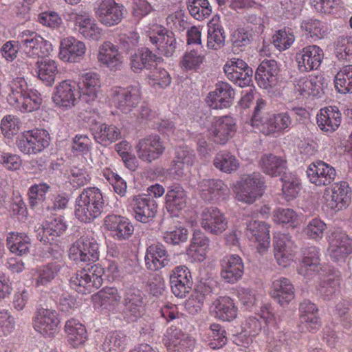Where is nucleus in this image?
Wrapping results in <instances>:
<instances>
[{"label":"nucleus","instance_id":"obj_1","mask_svg":"<svg viewBox=\"0 0 352 352\" xmlns=\"http://www.w3.org/2000/svg\"><path fill=\"white\" fill-rule=\"evenodd\" d=\"M104 205L103 195L98 188H85L76 199L75 217L82 222H91L102 214Z\"/></svg>","mask_w":352,"mask_h":352},{"label":"nucleus","instance_id":"obj_2","mask_svg":"<svg viewBox=\"0 0 352 352\" xmlns=\"http://www.w3.org/2000/svg\"><path fill=\"white\" fill-rule=\"evenodd\" d=\"M235 199L252 204L260 199L265 190L264 177L258 172L243 175L231 184Z\"/></svg>","mask_w":352,"mask_h":352},{"label":"nucleus","instance_id":"obj_3","mask_svg":"<svg viewBox=\"0 0 352 352\" xmlns=\"http://www.w3.org/2000/svg\"><path fill=\"white\" fill-rule=\"evenodd\" d=\"M265 105L263 100L259 99L256 101L254 113L250 120V124L254 129L264 135H269L289 128L292 120L287 113L274 115L263 114L261 110Z\"/></svg>","mask_w":352,"mask_h":352},{"label":"nucleus","instance_id":"obj_4","mask_svg":"<svg viewBox=\"0 0 352 352\" xmlns=\"http://www.w3.org/2000/svg\"><path fill=\"white\" fill-rule=\"evenodd\" d=\"M352 191L346 182H338L325 188L322 197V208L336 212L346 208L351 199Z\"/></svg>","mask_w":352,"mask_h":352},{"label":"nucleus","instance_id":"obj_5","mask_svg":"<svg viewBox=\"0 0 352 352\" xmlns=\"http://www.w3.org/2000/svg\"><path fill=\"white\" fill-rule=\"evenodd\" d=\"M79 89L76 80L66 79L59 82L52 95L55 107L62 111H68L77 106L82 100Z\"/></svg>","mask_w":352,"mask_h":352},{"label":"nucleus","instance_id":"obj_6","mask_svg":"<svg viewBox=\"0 0 352 352\" xmlns=\"http://www.w3.org/2000/svg\"><path fill=\"white\" fill-rule=\"evenodd\" d=\"M104 268L99 264L90 269H82L74 274L69 280L70 286L80 294L90 293L102 284Z\"/></svg>","mask_w":352,"mask_h":352},{"label":"nucleus","instance_id":"obj_7","mask_svg":"<svg viewBox=\"0 0 352 352\" xmlns=\"http://www.w3.org/2000/svg\"><path fill=\"white\" fill-rule=\"evenodd\" d=\"M18 39L23 53L29 58L49 56L53 51L52 44L36 32L24 30L19 34Z\"/></svg>","mask_w":352,"mask_h":352},{"label":"nucleus","instance_id":"obj_8","mask_svg":"<svg viewBox=\"0 0 352 352\" xmlns=\"http://www.w3.org/2000/svg\"><path fill=\"white\" fill-rule=\"evenodd\" d=\"M236 130V122L232 117H215L208 128V136L214 144L225 145L234 136Z\"/></svg>","mask_w":352,"mask_h":352},{"label":"nucleus","instance_id":"obj_9","mask_svg":"<svg viewBox=\"0 0 352 352\" xmlns=\"http://www.w3.org/2000/svg\"><path fill=\"white\" fill-rule=\"evenodd\" d=\"M146 36L158 51L166 56H171L175 51L177 42L175 34L164 26L153 23L145 28Z\"/></svg>","mask_w":352,"mask_h":352},{"label":"nucleus","instance_id":"obj_10","mask_svg":"<svg viewBox=\"0 0 352 352\" xmlns=\"http://www.w3.org/2000/svg\"><path fill=\"white\" fill-rule=\"evenodd\" d=\"M68 256L76 264L95 262L99 258V245L93 238L80 237L72 244Z\"/></svg>","mask_w":352,"mask_h":352},{"label":"nucleus","instance_id":"obj_11","mask_svg":"<svg viewBox=\"0 0 352 352\" xmlns=\"http://www.w3.org/2000/svg\"><path fill=\"white\" fill-rule=\"evenodd\" d=\"M70 19L74 22L75 29L84 38L92 41L102 38V28L88 12L82 10L72 12Z\"/></svg>","mask_w":352,"mask_h":352},{"label":"nucleus","instance_id":"obj_12","mask_svg":"<svg viewBox=\"0 0 352 352\" xmlns=\"http://www.w3.org/2000/svg\"><path fill=\"white\" fill-rule=\"evenodd\" d=\"M96 18L104 25L112 27L121 22L124 6L115 0H97L94 6Z\"/></svg>","mask_w":352,"mask_h":352},{"label":"nucleus","instance_id":"obj_13","mask_svg":"<svg viewBox=\"0 0 352 352\" xmlns=\"http://www.w3.org/2000/svg\"><path fill=\"white\" fill-rule=\"evenodd\" d=\"M327 240V252L333 261H343L352 252V238L339 229L331 232Z\"/></svg>","mask_w":352,"mask_h":352},{"label":"nucleus","instance_id":"obj_14","mask_svg":"<svg viewBox=\"0 0 352 352\" xmlns=\"http://www.w3.org/2000/svg\"><path fill=\"white\" fill-rule=\"evenodd\" d=\"M201 227L208 233L219 235L228 226V220L225 214L217 207L209 206L203 208L199 214Z\"/></svg>","mask_w":352,"mask_h":352},{"label":"nucleus","instance_id":"obj_15","mask_svg":"<svg viewBox=\"0 0 352 352\" xmlns=\"http://www.w3.org/2000/svg\"><path fill=\"white\" fill-rule=\"evenodd\" d=\"M50 136L45 129H34L24 133L17 142L20 151L25 154H36L50 144Z\"/></svg>","mask_w":352,"mask_h":352},{"label":"nucleus","instance_id":"obj_16","mask_svg":"<svg viewBox=\"0 0 352 352\" xmlns=\"http://www.w3.org/2000/svg\"><path fill=\"white\" fill-rule=\"evenodd\" d=\"M135 149L140 160L151 163L164 153L165 146L158 135H148L138 140Z\"/></svg>","mask_w":352,"mask_h":352},{"label":"nucleus","instance_id":"obj_17","mask_svg":"<svg viewBox=\"0 0 352 352\" xmlns=\"http://www.w3.org/2000/svg\"><path fill=\"white\" fill-rule=\"evenodd\" d=\"M197 191L204 201L212 203L226 200L230 194L227 184L218 179L201 180L197 185Z\"/></svg>","mask_w":352,"mask_h":352},{"label":"nucleus","instance_id":"obj_18","mask_svg":"<svg viewBox=\"0 0 352 352\" xmlns=\"http://www.w3.org/2000/svg\"><path fill=\"white\" fill-rule=\"evenodd\" d=\"M140 96L141 91L138 85L126 88L116 87L111 91L112 102L118 109L125 113L131 111L138 104Z\"/></svg>","mask_w":352,"mask_h":352},{"label":"nucleus","instance_id":"obj_19","mask_svg":"<svg viewBox=\"0 0 352 352\" xmlns=\"http://www.w3.org/2000/svg\"><path fill=\"white\" fill-rule=\"evenodd\" d=\"M60 320L57 312L49 309H40L36 311L33 321L36 331L45 338H54L59 331Z\"/></svg>","mask_w":352,"mask_h":352},{"label":"nucleus","instance_id":"obj_20","mask_svg":"<svg viewBox=\"0 0 352 352\" xmlns=\"http://www.w3.org/2000/svg\"><path fill=\"white\" fill-rule=\"evenodd\" d=\"M86 52L87 47L83 41L69 36L60 39L58 57L64 63H76L83 59Z\"/></svg>","mask_w":352,"mask_h":352},{"label":"nucleus","instance_id":"obj_21","mask_svg":"<svg viewBox=\"0 0 352 352\" xmlns=\"http://www.w3.org/2000/svg\"><path fill=\"white\" fill-rule=\"evenodd\" d=\"M324 51L317 45H309L300 50L296 54L298 69L301 72L316 70L324 59Z\"/></svg>","mask_w":352,"mask_h":352},{"label":"nucleus","instance_id":"obj_22","mask_svg":"<svg viewBox=\"0 0 352 352\" xmlns=\"http://www.w3.org/2000/svg\"><path fill=\"white\" fill-rule=\"evenodd\" d=\"M270 228L267 223L258 220H251L246 225L245 234L261 254H265L270 246Z\"/></svg>","mask_w":352,"mask_h":352},{"label":"nucleus","instance_id":"obj_23","mask_svg":"<svg viewBox=\"0 0 352 352\" xmlns=\"http://www.w3.org/2000/svg\"><path fill=\"white\" fill-rule=\"evenodd\" d=\"M82 100L87 104H93L98 98L101 91L102 81L99 74L87 72L80 75L77 81Z\"/></svg>","mask_w":352,"mask_h":352},{"label":"nucleus","instance_id":"obj_24","mask_svg":"<svg viewBox=\"0 0 352 352\" xmlns=\"http://www.w3.org/2000/svg\"><path fill=\"white\" fill-rule=\"evenodd\" d=\"M163 342L168 352H191L195 346L192 337L174 327L167 329Z\"/></svg>","mask_w":352,"mask_h":352},{"label":"nucleus","instance_id":"obj_25","mask_svg":"<svg viewBox=\"0 0 352 352\" xmlns=\"http://www.w3.org/2000/svg\"><path fill=\"white\" fill-rule=\"evenodd\" d=\"M103 226L111 237L118 241L129 239L134 231L133 224L127 218L116 214L105 217Z\"/></svg>","mask_w":352,"mask_h":352},{"label":"nucleus","instance_id":"obj_26","mask_svg":"<svg viewBox=\"0 0 352 352\" xmlns=\"http://www.w3.org/2000/svg\"><path fill=\"white\" fill-rule=\"evenodd\" d=\"M210 239L201 230L194 231L190 243L186 250V260L190 263H202L210 250Z\"/></svg>","mask_w":352,"mask_h":352},{"label":"nucleus","instance_id":"obj_27","mask_svg":"<svg viewBox=\"0 0 352 352\" xmlns=\"http://www.w3.org/2000/svg\"><path fill=\"white\" fill-rule=\"evenodd\" d=\"M97 60L101 66L111 71H117L121 69L124 57L117 45L110 41H104L98 47Z\"/></svg>","mask_w":352,"mask_h":352},{"label":"nucleus","instance_id":"obj_28","mask_svg":"<svg viewBox=\"0 0 352 352\" xmlns=\"http://www.w3.org/2000/svg\"><path fill=\"white\" fill-rule=\"evenodd\" d=\"M209 312L212 317L219 320L231 322L238 316V307L234 300L230 296H219L211 303Z\"/></svg>","mask_w":352,"mask_h":352},{"label":"nucleus","instance_id":"obj_29","mask_svg":"<svg viewBox=\"0 0 352 352\" xmlns=\"http://www.w3.org/2000/svg\"><path fill=\"white\" fill-rule=\"evenodd\" d=\"M278 67L276 60H265L258 67L255 79L259 87L271 91L278 84Z\"/></svg>","mask_w":352,"mask_h":352},{"label":"nucleus","instance_id":"obj_30","mask_svg":"<svg viewBox=\"0 0 352 352\" xmlns=\"http://www.w3.org/2000/svg\"><path fill=\"white\" fill-rule=\"evenodd\" d=\"M173 294L178 298H184L191 290L192 280L189 269L185 265L175 267L170 275Z\"/></svg>","mask_w":352,"mask_h":352},{"label":"nucleus","instance_id":"obj_31","mask_svg":"<svg viewBox=\"0 0 352 352\" xmlns=\"http://www.w3.org/2000/svg\"><path fill=\"white\" fill-rule=\"evenodd\" d=\"M307 175L311 184L317 186H325L335 179L336 171L331 165L319 160L309 166Z\"/></svg>","mask_w":352,"mask_h":352},{"label":"nucleus","instance_id":"obj_32","mask_svg":"<svg viewBox=\"0 0 352 352\" xmlns=\"http://www.w3.org/2000/svg\"><path fill=\"white\" fill-rule=\"evenodd\" d=\"M243 272V262L239 255L229 254L221 259L220 276L225 283H236L241 278Z\"/></svg>","mask_w":352,"mask_h":352},{"label":"nucleus","instance_id":"obj_33","mask_svg":"<svg viewBox=\"0 0 352 352\" xmlns=\"http://www.w3.org/2000/svg\"><path fill=\"white\" fill-rule=\"evenodd\" d=\"M234 97V91L230 85L219 82L216 84L215 89L208 94L206 102L212 109H224L231 105Z\"/></svg>","mask_w":352,"mask_h":352},{"label":"nucleus","instance_id":"obj_34","mask_svg":"<svg viewBox=\"0 0 352 352\" xmlns=\"http://www.w3.org/2000/svg\"><path fill=\"white\" fill-rule=\"evenodd\" d=\"M270 295L280 306L285 307L294 298V287L288 278L279 277L272 281Z\"/></svg>","mask_w":352,"mask_h":352},{"label":"nucleus","instance_id":"obj_35","mask_svg":"<svg viewBox=\"0 0 352 352\" xmlns=\"http://www.w3.org/2000/svg\"><path fill=\"white\" fill-rule=\"evenodd\" d=\"M121 295L116 288L104 287L91 296L96 309L114 310L120 304Z\"/></svg>","mask_w":352,"mask_h":352},{"label":"nucleus","instance_id":"obj_36","mask_svg":"<svg viewBox=\"0 0 352 352\" xmlns=\"http://www.w3.org/2000/svg\"><path fill=\"white\" fill-rule=\"evenodd\" d=\"M317 124L325 133H333L342 122V114L336 107H328L320 110L316 116Z\"/></svg>","mask_w":352,"mask_h":352},{"label":"nucleus","instance_id":"obj_37","mask_svg":"<svg viewBox=\"0 0 352 352\" xmlns=\"http://www.w3.org/2000/svg\"><path fill=\"white\" fill-rule=\"evenodd\" d=\"M131 206L135 218L142 223L148 222L149 219H153L157 211V204L154 199L140 195L133 198Z\"/></svg>","mask_w":352,"mask_h":352},{"label":"nucleus","instance_id":"obj_38","mask_svg":"<svg viewBox=\"0 0 352 352\" xmlns=\"http://www.w3.org/2000/svg\"><path fill=\"white\" fill-rule=\"evenodd\" d=\"M291 240L287 234L276 233L274 236V254L280 266H288L293 258L290 250Z\"/></svg>","mask_w":352,"mask_h":352},{"label":"nucleus","instance_id":"obj_39","mask_svg":"<svg viewBox=\"0 0 352 352\" xmlns=\"http://www.w3.org/2000/svg\"><path fill=\"white\" fill-rule=\"evenodd\" d=\"M322 76L301 77L295 83L294 90L300 96L307 97L318 96L323 89L324 82Z\"/></svg>","mask_w":352,"mask_h":352},{"label":"nucleus","instance_id":"obj_40","mask_svg":"<svg viewBox=\"0 0 352 352\" xmlns=\"http://www.w3.org/2000/svg\"><path fill=\"white\" fill-rule=\"evenodd\" d=\"M146 267L151 271H157L168 263V254L161 243H155L148 246L145 254Z\"/></svg>","mask_w":352,"mask_h":352},{"label":"nucleus","instance_id":"obj_41","mask_svg":"<svg viewBox=\"0 0 352 352\" xmlns=\"http://www.w3.org/2000/svg\"><path fill=\"white\" fill-rule=\"evenodd\" d=\"M64 331L67 342L74 348L80 346L87 340L85 327L76 319L68 320L65 322Z\"/></svg>","mask_w":352,"mask_h":352},{"label":"nucleus","instance_id":"obj_42","mask_svg":"<svg viewBox=\"0 0 352 352\" xmlns=\"http://www.w3.org/2000/svg\"><path fill=\"white\" fill-rule=\"evenodd\" d=\"M67 224L62 217H58L47 222L39 228L37 238L44 243H50L51 240L61 235L67 229Z\"/></svg>","mask_w":352,"mask_h":352},{"label":"nucleus","instance_id":"obj_43","mask_svg":"<svg viewBox=\"0 0 352 352\" xmlns=\"http://www.w3.org/2000/svg\"><path fill=\"white\" fill-rule=\"evenodd\" d=\"M194 160L193 151L186 146L176 148L170 173L177 177H182L184 173L185 168L191 166Z\"/></svg>","mask_w":352,"mask_h":352},{"label":"nucleus","instance_id":"obj_44","mask_svg":"<svg viewBox=\"0 0 352 352\" xmlns=\"http://www.w3.org/2000/svg\"><path fill=\"white\" fill-rule=\"evenodd\" d=\"M58 72V64L54 59L45 56L36 62L37 76L47 86L54 82Z\"/></svg>","mask_w":352,"mask_h":352},{"label":"nucleus","instance_id":"obj_45","mask_svg":"<svg viewBox=\"0 0 352 352\" xmlns=\"http://www.w3.org/2000/svg\"><path fill=\"white\" fill-rule=\"evenodd\" d=\"M41 103V94L36 89L30 88L21 95L15 104L11 105L21 112H32L37 110Z\"/></svg>","mask_w":352,"mask_h":352},{"label":"nucleus","instance_id":"obj_46","mask_svg":"<svg viewBox=\"0 0 352 352\" xmlns=\"http://www.w3.org/2000/svg\"><path fill=\"white\" fill-rule=\"evenodd\" d=\"M124 314L129 321H133L142 312V300L140 291L129 289L124 297Z\"/></svg>","mask_w":352,"mask_h":352},{"label":"nucleus","instance_id":"obj_47","mask_svg":"<svg viewBox=\"0 0 352 352\" xmlns=\"http://www.w3.org/2000/svg\"><path fill=\"white\" fill-rule=\"evenodd\" d=\"M207 46L211 50H218L224 43L225 36L223 29L220 24L219 17L214 16L208 23Z\"/></svg>","mask_w":352,"mask_h":352},{"label":"nucleus","instance_id":"obj_48","mask_svg":"<svg viewBox=\"0 0 352 352\" xmlns=\"http://www.w3.org/2000/svg\"><path fill=\"white\" fill-rule=\"evenodd\" d=\"M213 165L219 171L231 174L238 170L240 162L230 152L222 151L215 155L213 159Z\"/></svg>","mask_w":352,"mask_h":352},{"label":"nucleus","instance_id":"obj_49","mask_svg":"<svg viewBox=\"0 0 352 352\" xmlns=\"http://www.w3.org/2000/svg\"><path fill=\"white\" fill-rule=\"evenodd\" d=\"M319 264V249L316 246L309 247L304 253L298 272L304 276H309L318 270Z\"/></svg>","mask_w":352,"mask_h":352},{"label":"nucleus","instance_id":"obj_50","mask_svg":"<svg viewBox=\"0 0 352 352\" xmlns=\"http://www.w3.org/2000/svg\"><path fill=\"white\" fill-rule=\"evenodd\" d=\"M259 166L263 173L272 177H276L279 175L285 169L286 161L280 157L272 154H265L259 161Z\"/></svg>","mask_w":352,"mask_h":352},{"label":"nucleus","instance_id":"obj_51","mask_svg":"<svg viewBox=\"0 0 352 352\" xmlns=\"http://www.w3.org/2000/svg\"><path fill=\"white\" fill-rule=\"evenodd\" d=\"M156 56L147 48L138 50L131 56V69L138 73L143 69H150L155 61Z\"/></svg>","mask_w":352,"mask_h":352},{"label":"nucleus","instance_id":"obj_52","mask_svg":"<svg viewBox=\"0 0 352 352\" xmlns=\"http://www.w3.org/2000/svg\"><path fill=\"white\" fill-rule=\"evenodd\" d=\"M10 251L18 256L26 255L31 246L30 239L24 233H10L7 237Z\"/></svg>","mask_w":352,"mask_h":352},{"label":"nucleus","instance_id":"obj_53","mask_svg":"<svg viewBox=\"0 0 352 352\" xmlns=\"http://www.w3.org/2000/svg\"><path fill=\"white\" fill-rule=\"evenodd\" d=\"M186 194L180 186L169 189L165 197V206L170 212H175L185 208Z\"/></svg>","mask_w":352,"mask_h":352},{"label":"nucleus","instance_id":"obj_54","mask_svg":"<svg viewBox=\"0 0 352 352\" xmlns=\"http://www.w3.org/2000/svg\"><path fill=\"white\" fill-rule=\"evenodd\" d=\"M60 270V265L58 263H53L32 269L31 274L36 286L45 285L55 278Z\"/></svg>","mask_w":352,"mask_h":352},{"label":"nucleus","instance_id":"obj_55","mask_svg":"<svg viewBox=\"0 0 352 352\" xmlns=\"http://www.w3.org/2000/svg\"><path fill=\"white\" fill-rule=\"evenodd\" d=\"M273 220L276 223L288 224L290 227L297 228L303 222L304 215L291 208H277L273 212Z\"/></svg>","mask_w":352,"mask_h":352},{"label":"nucleus","instance_id":"obj_56","mask_svg":"<svg viewBox=\"0 0 352 352\" xmlns=\"http://www.w3.org/2000/svg\"><path fill=\"white\" fill-rule=\"evenodd\" d=\"M45 6V0H24L23 3L15 6L16 22L19 24L24 23L30 19V10L38 12Z\"/></svg>","mask_w":352,"mask_h":352},{"label":"nucleus","instance_id":"obj_57","mask_svg":"<svg viewBox=\"0 0 352 352\" xmlns=\"http://www.w3.org/2000/svg\"><path fill=\"white\" fill-rule=\"evenodd\" d=\"M96 142L107 145L115 142L121 136L120 129L113 124H100L94 132Z\"/></svg>","mask_w":352,"mask_h":352},{"label":"nucleus","instance_id":"obj_58","mask_svg":"<svg viewBox=\"0 0 352 352\" xmlns=\"http://www.w3.org/2000/svg\"><path fill=\"white\" fill-rule=\"evenodd\" d=\"M301 30L313 40L323 38L329 32L327 25L318 19H309L304 20L300 24Z\"/></svg>","mask_w":352,"mask_h":352},{"label":"nucleus","instance_id":"obj_59","mask_svg":"<svg viewBox=\"0 0 352 352\" xmlns=\"http://www.w3.org/2000/svg\"><path fill=\"white\" fill-rule=\"evenodd\" d=\"M334 83L339 93H352V65H345L340 69L335 76Z\"/></svg>","mask_w":352,"mask_h":352},{"label":"nucleus","instance_id":"obj_60","mask_svg":"<svg viewBox=\"0 0 352 352\" xmlns=\"http://www.w3.org/2000/svg\"><path fill=\"white\" fill-rule=\"evenodd\" d=\"M262 329L261 322L255 317L246 318L241 324V332L238 339L245 338V341L242 342L243 346H248L252 342V337H255L261 332Z\"/></svg>","mask_w":352,"mask_h":352},{"label":"nucleus","instance_id":"obj_61","mask_svg":"<svg viewBox=\"0 0 352 352\" xmlns=\"http://www.w3.org/2000/svg\"><path fill=\"white\" fill-rule=\"evenodd\" d=\"M126 346V336L120 331H113L106 336L102 347L105 352H121Z\"/></svg>","mask_w":352,"mask_h":352},{"label":"nucleus","instance_id":"obj_62","mask_svg":"<svg viewBox=\"0 0 352 352\" xmlns=\"http://www.w3.org/2000/svg\"><path fill=\"white\" fill-rule=\"evenodd\" d=\"M226 334V331L220 324L213 323L210 326L207 338L204 340L211 349H220L227 342Z\"/></svg>","mask_w":352,"mask_h":352},{"label":"nucleus","instance_id":"obj_63","mask_svg":"<svg viewBox=\"0 0 352 352\" xmlns=\"http://www.w3.org/2000/svg\"><path fill=\"white\" fill-rule=\"evenodd\" d=\"M148 84L154 89H164L171 82L168 72L161 67H155L147 76Z\"/></svg>","mask_w":352,"mask_h":352},{"label":"nucleus","instance_id":"obj_64","mask_svg":"<svg viewBox=\"0 0 352 352\" xmlns=\"http://www.w3.org/2000/svg\"><path fill=\"white\" fill-rule=\"evenodd\" d=\"M283 182V196L287 201L293 200L298 195L300 190L299 179L292 174L284 175Z\"/></svg>","mask_w":352,"mask_h":352}]
</instances>
